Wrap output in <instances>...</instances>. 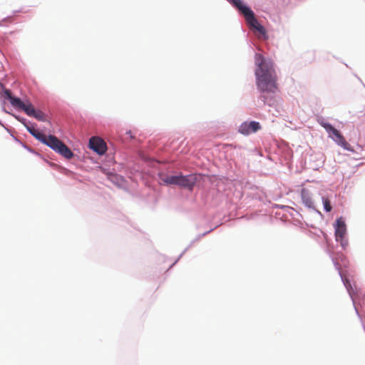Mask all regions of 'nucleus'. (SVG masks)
<instances>
[{"label": "nucleus", "mask_w": 365, "mask_h": 365, "mask_svg": "<svg viewBox=\"0 0 365 365\" xmlns=\"http://www.w3.org/2000/svg\"><path fill=\"white\" fill-rule=\"evenodd\" d=\"M255 70L256 85L258 90L262 93L260 98L263 104H272V99H269L266 94L274 93L277 90V76L275 72L273 63L265 59L262 55H255Z\"/></svg>", "instance_id": "f257e3e1"}, {"label": "nucleus", "mask_w": 365, "mask_h": 365, "mask_svg": "<svg viewBox=\"0 0 365 365\" xmlns=\"http://www.w3.org/2000/svg\"><path fill=\"white\" fill-rule=\"evenodd\" d=\"M33 136L67 159H71L73 156L72 151L54 135L47 136L37 130L33 133Z\"/></svg>", "instance_id": "f03ea898"}, {"label": "nucleus", "mask_w": 365, "mask_h": 365, "mask_svg": "<svg viewBox=\"0 0 365 365\" xmlns=\"http://www.w3.org/2000/svg\"><path fill=\"white\" fill-rule=\"evenodd\" d=\"M229 2L244 15L247 24L252 28L256 29L262 34H265L264 28L260 25L255 16L253 11L247 6L243 4L241 0H228Z\"/></svg>", "instance_id": "7ed1b4c3"}, {"label": "nucleus", "mask_w": 365, "mask_h": 365, "mask_svg": "<svg viewBox=\"0 0 365 365\" xmlns=\"http://www.w3.org/2000/svg\"><path fill=\"white\" fill-rule=\"evenodd\" d=\"M3 92L4 97L9 100L10 103L14 108L24 110L29 116H34L37 110L35 109L30 102L24 103L19 98L13 96L11 91L9 89L5 88Z\"/></svg>", "instance_id": "20e7f679"}, {"label": "nucleus", "mask_w": 365, "mask_h": 365, "mask_svg": "<svg viewBox=\"0 0 365 365\" xmlns=\"http://www.w3.org/2000/svg\"><path fill=\"white\" fill-rule=\"evenodd\" d=\"M324 128L327 130V131L330 134L331 137L338 145L341 146L345 150H351V145L346 142L344 136L338 130H336L329 123H324Z\"/></svg>", "instance_id": "39448f33"}, {"label": "nucleus", "mask_w": 365, "mask_h": 365, "mask_svg": "<svg viewBox=\"0 0 365 365\" xmlns=\"http://www.w3.org/2000/svg\"><path fill=\"white\" fill-rule=\"evenodd\" d=\"M346 232L345 222L341 218L337 219L335 225V237L336 241L339 242L343 247L348 245L347 240L345 239Z\"/></svg>", "instance_id": "423d86ee"}, {"label": "nucleus", "mask_w": 365, "mask_h": 365, "mask_svg": "<svg viewBox=\"0 0 365 365\" xmlns=\"http://www.w3.org/2000/svg\"><path fill=\"white\" fill-rule=\"evenodd\" d=\"M89 146L99 155H103L107 150L106 143L98 137H92L89 140Z\"/></svg>", "instance_id": "0eeeda50"}, {"label": "nucleus", "mask_w": 365, "mask_h": 365, "mask_svg": "<svg viewBox=\"0 0 365 365\" xmlns=\"http://www.w3.org/2000/svg\"><path fill=\"white\" fill-rule=\"evenodd\" d=\"M197 180L195 175H178L177 185L192 190Z\"/></svg>", "instance_id": "6e6552de"}, {"label": "nucleus", "mask_w": 365, "mask_h": 365, "mask_svg": "<svg viewBox=\"0 0 365 365\" xmlns=\"http://www.w3.org/2000/svg\"><path fill=\"white\" fill-rule=\"evenodd\" d=\"M261 129L259 123L256 121L245 122L241 124L239 128L240 133L244 135H249L255 133Z\"/></svg>", "instance_id": "1a4fd4ad"}, {"label": "nucleus", "mask_w": 365, "mask_h": 365, "mask_svg": "<svg viewBox=\"0 0 365 365\" xmlns=\"http://www.w3.org/2000/svg\"><path fill=\"white\" fill-rule=\"evenodd\" d=\"M301 196L303 201V203L307 206L308 207H313V201L312 200V197L307 190L305 189H302L301 192Z\"/></svg>", "instance_id": "9d476101"}, {"label": "nucleus", "mask_w": 365, "mask_h": 365, "mask_svg": "<svg viewBox=\"0 0 365 365\" xmlns=\"http://www.w3.org/2000/svg\"><path fill=\"white\" fill-rule=\"evenodd\" d=\"M178 175H166L161 178L162 181L167 185L178 184Z\"/></svg>", "instance_id": "9b49d317"}, {"label": "nucleus", "mask_w": 365, "mask_h": 365, "mask_svg": "<svg viewBox=\"0 0 365 365\" xmlns=\"http://www.w3.org/2000/svg\"><path fill=\"white\" fill-rule=\"evenodd\" d=\"M33 117L39 121H46V120L45 113L40 110H37Z\"/></svg>", "instance_id": "f8f14e48"}, {"label": "nucleus", "mask_w": 365, "mask_h": 365, "mask_svg": "<svg viewBox=\"0 0 365 365\" xmlns=\"http://www.w3.org/2000/svg\"><path fill=\"white\" fill-rule=\"evenodd\" d=\"M322 202L324 205V208L327 212H330L332 209V207L330 204V200L327 197H322Z\"/></svg>", "instance_id": "ddd939ff"}, {"label": "nucleus", "mask_w": 365, "mask_h": 365, "mask_svg": "<svg viewBox=\"0 0 365 365\" xmlns=\"http://www.w3.org/2000/svg\"><path fill=\"white\" fill-rule=\"evenodd\" d=\"M341 277H343L341 276ZM342 280L344 281V284L345 287H346L347 290L349 291V294L351 295V289L352 288H351V284L350 283V281L347 279H344V278H342Z\"/></svg>", "instance_id": "4468645a"}, {"label": "nucleus", "mask_w": 365, "mask_h": 365, "mask_svg": "<svg viewBox=\"0 0 365 365\" xmlns=\"http://www.w3.org/2000/svg\"><path fill=\"white\" fill-rule=\"evenodd\" d=\"M27 130L33 135L36 132V129L33 125H26Z\"/></svg>", "instance_id": "2eb2a0df"}, {"label": "nucleus", "mask_w": 365, "mask_h": 365, "mask_svg": "<svg viewBox=\"0 0 365 365\" xmlns=\"http://www.w3.org/2000/svg\"><path fill=\"white\" fill-rule=\"evenodd\" d=\"M27 130L33 135L36 132V129L33 125H26Z\"/></svg>", "instance_id": "dca6fc26"}]
</instances>
